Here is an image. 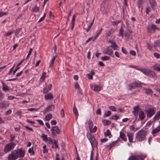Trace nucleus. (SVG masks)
I'll list each match as a JSON object with an SVG mask.
<instances>
[{
    "label": "nucleus",
    "instance_id": "nucleus-14",
    "mask_svg": "<svg viewBox=\"0 0 160 160\" xmlns=\"http://www.w3.org/2000/svg\"><path fill=\"white\" fill-rule=\"evenodd\" d=\"M52 87V84H50L49 86H47L43 89V92L44 93H47L49 91H50Z\"/></svg>",
    "mask_w": 160,
    "mask_h": 160
},
{
    "label": "nucleus",
    "instance_id": "nucleus-62",
    "mask_svg": "<svg viewBox=\"0 0 160 160\" xmlns=\"http://www.w3.org/2000/svg\"><path fill=\"white\" fill-rule=\"evenodd\" d=\"M122 51L124 53L126 54H127L128 53V52L126 50V49L125 48H124L123 47L122 48Z\"/></svg>",
    "mask_w": 160,
    "mask_h": 160
},
{
    "label": "nucleus",
    "instance_id": "nucleus-6",
    "mask_svg": "<svg viewBox=\"0 0 160 160\" xmlns=\"http://www.w3.org/2000/svg\"><path fill=\"white\" fill-rule=\"evenodd\" d=\"M17 153V152L16 151L12 152L8 156V160H15L17 159L18 158Z\"/></svg>",
    "mask_w": 160,
    "mask_h": 160
},
{
    "label": "nucleus",
    "instance_id": "nucleus-39",
    "mask_svg": "<svg viewBox=\"0 0 160 160\" xmlns=\"http://www.w3.org/2000/svg\"><path fill=\"white\" fill-rule=\"evenodd\" d=\"M89 128L90 130L91 129L93 126V123L91 120H89L88 121Z\"/></svg>",
    "mask_w": 160,
    "mask_h": 160
},
{
    "label": "nucleus",
    "instance_id": "nucleus-10",
    "mask_svg": "<svg viewBox=\"0 0 160 160\" xmlns=\"http://www.w3.org/2000/svg\"><path fill=\"white\" fill-rule=\"evenodd\" d=\"M54 105H51L45 108L43 111V112L45 113L49 111H52L54 109Z\"/></svg>",
    "mask_w": 160,
    "mask_h": 160
},
{
    "label": "nucleus",
    "instance_id": "nucleus-52",
    "mask_svg": "<svg viewBox=\"0 0 160 160\" xmlns=\"http://www.w3.org/2000/svg\"><path fill=\"white\" fill-rule=\"evenodd\" d=\"M32 50V48H30V50L29 52L28 53V55L27 57V58H26V60H27V59L28 58V57L31 54Z\"/></svg>",
    "mask_w": 160,
    "mask_h": 160
},
{
    "label": "nucleus",
    "instance_id": "nucleus-63",
    "mask_svg": "<svg viewBox=\"0 0 160 160\" xmlns=\"http://www.w3.org/2000/svg\"><path fill=\"white\" fill-rule=\"evenodd\" d=\"M12 110H8L7 111L5 112V114L6 115H8L10 114L12 112Z\"/></svg>",
    "mask_w": 160,
    "mask_h": 160
},
{
    "label": "nucleus",
    "instance_id": "nucleus-32",
    "mask_svg": "<svg viewBox=\"0 0 160 160\" xmlns=\"http://www.w3.org/2000/svg\"><path fill=\"white\" fill-rule=\"evenodd\" d=\"M145 92L148 95L152 94L153 92L151 89L146 88L145 89Z\"/></svg>",
    "mask_w": 160,
    "mask_h": 160
},
{
    "label": "nucleus",
    "instance_id": "nucleus-34",
    "mask_svg": "<svg viewBox=\"0 0 160 160\" xmlns=\"http://www.w3.org/2000/svg\"><path fill=\"white\" fill-rule=\"evenodd\" d=\"M152 29V30L153 33H154L155 32V29H157L159 30V28L157 27L156 26L154 25L153 24H152L151 26Z\"/></svg>",
    "mask_w": 160,
    "mask_h": 160
},
{
    "label": "nucleus",
    "instance_id": "nucleus-53",
    "mask_svg": "<svg viewBox=\"0 0 160 160\" xmlns=\"http://www.w3.org/2000/svg\"><path fill=\"white\" fill-rule=\"evenodd\" d=\"M46 146L45 145H44L43 147V152L44 153H47L48 152V150L46 148Z\"/></svg>",
    "mask_w": 160,
    "mask_h": 160
},
{
    "label": "nucleus",
    "instance_id": "nucleus-40",
    "mask_svg": "<svg viewBox=\"0 0 160 160\" xmlns=\"http://www.w3.org/2000/svg\"><path fill=\"white\" fill-rule=\"evenodd\" d=\"M52 117V115L51 114H48L45 117V119L47 121H49Z\"/></svg>",
    "mask_w": 160,
    "mask_h": 160
},
{
    "label": "nucleus",
    "instance_id": "nucleus-36",
    "mask_svg": "<svg viewBox=\"0 0 160 160\" xmlns=\"http://www.w3.org/2000/svg\"><path fill=\"white\" fill-rule=\"evenodd\" d=\"M52 148H58V142L56 140H54V144L52 145Z\"/></svg>",
    "mask_w": 160,
    "mask_h": 160
},
{
    "label": "nucleus",
    "instance_id": "nucleus-28",
    "mask_svg": "<svg viewBox=\"0 0 160 160\" xmlns=\"http://www.w3.org/2000/svg\"><path fill=\"white\" fill-rule=\"evenodd\" d=\"M101 89V87L98 85H95L94 86L93 90L95 91L99 92Z\"/></svg>",
    "mask_w": 160,
    "mask_h": 160
},
{
    "label": "nucleus",
    "instance_id": "nucleus-4",
    "mask_svg": "<svg viewBox=\"0 0 160 160\" xmlns=\"http://www.w3.org/2000/svg\"><path fill=\"white\" fill-rule=\"evenodd\" d=\"M51 131L53 137H55L56 134H60L61 133L60 129L57 126L52 127L51 128Z\"/></svg>",
    "mask_w": 160,
    "mask_h": 160
},
{
    "label": "nucleus",
    "instance_id": "nucleus-29",
    "mask_svg": "<svg viewBox=\"0 0 160 160\" xmlns=\"http://www.w3.org/2000/svg\"><path fill=\"white\" fill-rule=\"evenodd\" d=\"M102 28H101L97 32V34L95 36L93 40V41H94L97 37L98 36V35L101 33V32H102Z\"/></svg>",
    "mask_w": 160,
    "mask_h": 160
},
{
    "label": "nucleus",
    "instance_id": "nucleus-59",
    "mask_svg": "<svg viewBox=\"0 0 160 160\" xmlns=\"http://www.w3.org/2000/svg\"><path fill=\"white\" fill-rule=\"evenodd\" d=\"M88 78L90 79H92V75L90 73H88L87 75Z\"/></svg>",
    "mask_w": 160,
    "mask_h": 160
},
{
    "label": "nucleus",
    "instance_id": "nucleus-7",
    "mask_svg": "<svg viewBox=\"0 0 160 160\" xmlns=\"http://www.w3.org/2000/svg\"><path fill=\"white\" fill-rule=\"evenodd\" d=\"M148 118H151L155 113V111L152 108H149L145 110Z\"/></svg>",
    "mask_w": 160,
    "mask_h": 160
},
{
    "label": "nucleus",
    "instance_id": "nucleus-58",
    "mask_svg": "<svg viewBox=\"0 0 160 160\" xmlns=\"http://www.w3.org/2000/svg\"><path fill=\"white\" fill-rule=\"evenodd\" d=\"M15 138V136L14 135L12 134L11 135H10V141H13Z\"/></svg>",
    "mask_w": 160,
    "mask_h": 160
},
{
    "label": "nucleus",
    "instance_id": "nucleus-50",
    "mask_svg": "<svg viewBox=\"0 0 160 160\" xmlns=\"http://www.w3.org/2000/svg\"><path fill=\"white\" fill-rule=\"evenodd\" d=\"M46 13H45L44 14V15H43V16L39 20H38V22H41V21H42V20H43L44 19V18H45V16H46Z\"/></svg>",
    "mask_w": 160,
    "mask_h": 160
},
{
    "label": "nucleus",
    "instance_id": "nucleus-22",
    "mask_svg": "<svg viewBox=\"0 0 160 160\" xmlns=\"http://www.w3.org/2000/svg\"><path fill=\"white\" fill-rule=\"evenodd\" d=\"M39 10V7H37L36 5H35L34 7L32 8V10L33 12H37Z\"/></svg>",
    "mask_w": 160,
    "mask_h": 160
},
{
    "label": "nucleus",
    "instance_id": "nucleus-42",
    "mask_svg": "<svg viewBox=\"0 0 160 160\" xmlns=\"http://www.w3.org/2000/svg\"><path fill=\"white\" fill-rule=\"evenodd\" d=\"M28 152L31 154V155H33L34 154V152L33 150L32 147L29 148L28 150Z\"/></svg>",
    "mask_w": 160,
    "mask_h": 160
},
{
    "label": "nucleus",
    "instance_id": "nucleus-17",
    "mask_svg": "<svg viewBox=\"0 0 160 160\" xmlns=\"http://www.w3.org/2000/svg\"><path fill=\"white\" fill-rule=\"evenodd\" d=\"M138 116L139 118L141 120H143L145 117L144 112L142 111H141L139 112Z\"/></svg>",
    "mask_w": 160,
    "mask_h": 160
},
{
    "label": "nucleus",
    "instance_id": "nucleus-25",
    "mask_svg": "<svg viewBox=\"0 0 160 160\" xmlns=\"http://www.w3.org/2000/svg\"><path fill=\"white\" fill-rule=\"evenodd\" d=\"M104 135L106 136H108L109 138H111L112 135L111 134V132L109 129H107L106 132L104 133Z\"/></svg>",
    "mask_w": 160,
    "mask_h": 160
},
{
    "label": "nucleus",
    "instance_id": "nucleus-55",
    "mask_svg": "<svg viewBox=\"0 0 160 160\" xmlns=\"http://www.w3.org/2000/svg\"><path fill=\"white\" fill-rule=\"evenodd\" d=\"M20 68L18 66H16L15 69L13 71L12 73L13 74H15L16 72Z\"/></svg>",
    "mask_w": 160,
    "mask_h": 160
},
{
    "label": "nucleus",
    "instance_id": "nucleus-31",
    "mask_svg": "<svg viewBox=\"0 0 160 160\" xmlns=\"http://www.w3.org/2000/svg\"><path fill=\"white\" fill-rule=\"evenodd\" d=\"M102 123L103 124L105 125H108L111 123V122L110 121L108 120H107L106 119H104L102 121Z\"/></svg>",
    "mask_w": 160,
    "mask_h": 160
},
{
    "label": "nucleus",
    "instance_id": "nucleus-30",
    "mask_svg": "<svg viewBox=\"0 0 160 160\" xmlns=\"http://www.w3.org/2000/svg\"><path fill=\"white\" fill-rule=\"evenodd\" d=\"M160 46V39L157 40L154 42V47H158Z\"/></svg>",
    "mask_w": 160,
    "mask_h": 160
},
{
    "label": "nucleus",
    "instance_id": "nucleus-46",
    "mask_svg": "<svg viewBox=\"0 0 160 160\" xmlns=\"http://www.w3.org/2000/svg\"><path fill=\"white\" fill-rule=\"evenodd\" d=\"M101 59L103 61H106L110 59V58L107 56H104L101 58Z\"/></svg>",
    "mask_w": 160,
    "mask_h": 160
},
{
    "label": "nucleus",
    "instance_id": "nucleus-61",
    "mask_svg": "<svg viewBox=\"0 0 160 160\" xmlns=\"http://www.w3.org/2000/svg\"><path fill=\"white\" fill-rule=\"evenodd\" d=\"M130 53L133 56H135L136 55V53L134 51L131 50L130 51Z\"/></svg>",
    "mask_w": 160,
    "mask_h": 160
},
{
    "label": "nucleus",
    "instance_id": "nucleus-45",
    "mask_svg": "<svg viewBox=\"0 0 160 160\" xmlns=\"http://www.w3.org/2000/svg\"><path fill=\"white\" fill-rule=\"evenodd\" d=\"M121 22V21L120 20L117 21H112V24L113 26H117L118 24V23Z\"/></svg>",
    "mask_w": 160,
    "mask_h": 160
},
{
    "label": "nucleus",
    "instance_id": "nucleus-37",
    "mask_svg": "<svg viewBox=\"0 0 160 160\" xmlns=\"http://www.w3.org/2000/svg\"><path fill=\"white\" fill-rule=\"evenodd\" d=\"M73 111L75 115L76 116L77 118V116L78 115V110L76 108L75 106L73 109Z\"/></svg>",
    "mask_w": 160,
    "mask_h": 160
},
{
    "label": "nucleus",
    "instance_id": "nucleus-13",
    "mask_svg": "<svg viewBox=\"0 0 160 160\" xmlns=\"http://www.w3.org/2000/svg\"><path fill=\"white\" fill-rule=\"evenodd\" d=\"M44 98L46 100H52L53 98V96L51 93L50 92L45 94Z\"/></svg>",
    "mask_w": 160,
    "mask_h": 160
},
{
    "label": "nucleus",
    "instance_id": "nucleus-35",
    "mask_svg": "<svg viewBox=\"0 0 160 160\" xmlns=\"http://www.w3.org/2000/svg\"><path fill=\"white\" fill-rule=\"evenodd\" d=\"M128 160H139L138 158L135 156L132 155L130 157Z\"/></svg>",
    "mask_w": 160,
    "mask_h": 160
},
{
    "label": "nucleus",
    "instance_id": "nucleus-15",
    "mask_svg": "<svg viewBox=\"0 0 160 160\" xmlns=\"http://www.w3.org/2000/svg\"><path fill=\"white\" fill-rule=\"evenodd\" d=\"M127 136L129 140V141L130 142H133V134L132 133L127 132Z\"/></svg>",
    "mask_w": 160,
    "mask_h": 160
},
{
    "label": "nucleus",
    "instance_id": "nucleus-9",
    "mask_svg": "<svg viewBox=\"0 0 160 160\" xmlns=\"http://www.w3.org/2000/svg\"><path fill=\"white\" fill-rule=\"evenodd\" d=\"M105 54H108L109 55L112 56V57H114L113 51L110 47L109 46L107 48L105 52H104Z\"/></svg>",
    "mask_w": 160,
    "mask_h": 160
},
{
    "label": "nucleus",
    "instance_id": "nucleus-38",
    "mask_svg": "<svg viewBox=\"0 0 160 160\" xmlns=\"http://www.w3.org/2000/svg\"><path fill=\"white\" fill-rule=\"evenodd\" d=\"M111 115V112L110 111H108L105 112L104 114L103 115V117L104 118H106L107 117H109Z\"/></svg>",
    "mask_w": 160,
    "mask_h": 160
},
{
    "label": "nucleus",
    "instance_id": "nucleus-20",
    "mask_svg": "<svg viewBox=\"0 0 160 160\" xmlns=\"http://www.w3.org/2000/svg\"><path fill=\"white\" fill-rule=\"evenodd\" d=\"M160 131V126H158L157 128L153 129L152 131V134H154L158 133Z\"/></svg>",
    "mask_w": 160,
    "mask_h": 160
},
{
    "label": "nucleus",
    "instance_id": "nucleus-33",
    "mask_svg": "<svg viewBox=\"0 0 160 160\" xmlns=\"http://www.w3.org/2000/svg\"><path fill=\"white\" fill-rule=\"evenodd\" d=\"M46 73L45 72H43L42 74V76L40 78V80L41 82H42L47 77L46 76Z\"/></svg>",
    "mask_w": 160,
    "mask_h": 160
},
{
    "label": "nucleus",
    "instance_id": "nucleus-5",
    "mask_svg": "<svg viewBox=\"0 0 160 160\" xmlns=\"http://www.w3.org/2000/svg\"><path fill=\"white\" fill-rule=\"evenodd\" d=\"M16 144L13 142H11L7 144L4 148V151L6 153H7L12 150Z\"/></svg>",
    "mask_w": 160,
    "mask_h": 160
},
{
    "label": "nucleus",
    "instance_id": "nucleus-49",
    "mask_svg": "<svg viewBox=\"0 0 160 160\" xmlns=\"http://www.w3.org/2000/svg\"><path fill=\"white\" fill-rule=\"evenodd\" d=\"M55 57H54L52 58V61H51V63H50V65H49V67H51L52 66V65L54 63V62L55 61Z\"/></svg>",
    "mask_w": 160,
    "mask_h": 160
},
{
    "label": "nucleus",
    "instance_id": "nucleus-41",
    "mask_svg": "<svg viewBox=\"0 0 160 160\" xmlns=\"http://www.w3.org/2000/svg\"><path fill=\"white\" fill-rule=\"evenodd\" d=\"M41 137L44 141H46L48 140L47 136L46 135L42 134Z\"/></svg>",
    "mask_w": 160,
    "mask_h": 160
},
{
    "label": "nucleus",
    "instance_id": "nucleus-43",
    "mask_svg": "<svg viewBox=\"0 0 160 160\" xmlns=\"http://www.w3.org/2000/svg\"><path fill=\"white\" fill-rule=\"evenodd\" d=\"M119 118V117L117 115H113L110 118L111 119H114L117 120Z\"/></svg>",
    "mask_w": 160,
    "mask_h": 160
},
{
    "label": "nucleus",
    "instance_id": "nucleus-24",
    "mask_svg": "<svg viewBox=\"0 0 160 160\" xmlns=\"http://www.w3.org/2000/svg\"><path fill=\"white\" fill-rule=\"evenodd\" d=\"M2 90L4 91H7L9 90V89L7 86L3 82H2Z\"/></svg>",
    "mask_w": 160,
    "mask_h": 160
},
{
    "label": "nucleus",
    "instance_id": "nucleus-21",
    "mask_svg": "<svg viewBox=\"0 0 160 160\" xmlns=\"http://www.w3.org/2000/svg\"><path fill=\"white\" fill-rule=\"evenodd\" d=\"M74 87L75 89H77L78 92H80L81 88L78 82H76L74 83Z\"/></svg>",
    "mask_w": 160,
    "mask_h": 160
},
{
    "label": "nucleus",
    "instance_id": "nucleus-48",
    "mask_svg": "<svg viewBox=\"0 0 160 160\" xmlns=\"http://www.w3.org/2000/svg\"><path fill=\"white\" fill-rule=\"evenodd\" d=\"M147 29L148 32L151 33H153L152 30V29L151 26H150L149 25L147 27Z\"/></svg>",
    "mask_w": 160,
    "mask_h": 160
},
{
    "label": "nucleus",
    "instance_id": "nucleus-19",
    "mask_svg": "<svg viewBox=\"0 0 160 160\" xmlns=\"http://www.w3.org/2000/svg\"><path fill=\"white\" fill-rule=\"evenodd\" d=\"M160 118V110L158 111L153 118L154 121L158 120Z\"/></svg>",
    "mask_w": 160,
    "mask_h": 160
},
{
    "label": "nucleus",
    "instance_id": "nucleus-60",
    "mask_svg": "<svg viewBox=\"0 0 160 160\" xmlns=\"http://www.w3.org/2000/svg\"><path fill=\"white\" fill-rule=\"evenodd\" d=\"M109 109H110L112 111H116V108L114 106H111L109 107Z\"/></svg>",
    "mask_w": 160,
    "mask_h": 160
},
{
    "label": "nucleus",
    "instance_id": "nucleus-51",
    "mask_svg": "<svg viewBox=\"0 0 160 160\" xmlns=\"http://www.w3.org/2000/svg\"><path fill=\"white\" fill-rule=\"evenodd\" d=\"M4 98V94L0 90V100H2Z\"/></svg>",
    "mask_w": 160,
    "mask_h": 160
},
{
    "label": "nucleus",
    "instance_id": "nucleus-23",
    "mask_svg": "<svg viewBox=\"0 0 160 160\" xmlns=\"http://www.w3.org/2000/svg\"><path fill=\"white\" fill-rule=\"evenodd\" d=\"M149 2L152 8H154V7L156 5L155 0H149Z\"/></svg>",
    "mask_w": 160,
    "mask_h": 160
},
{
    "label": "nucleus",
    "instance_id": "nucleus-3",
    "mask_svg": "<svg viewBox=\"0 0 160 160\" xmlns=\"http://www.w3.org/2000/svg\"><path fill=\"white\" fill-rule=\"evenodd\" d=\"M87 136L92 146L94 147H97L98 143L94 137L89 133L87 134Z\"/></svg>",
    "mask_w": 160,
    "mask_h": 160
},
{
    "label": "nucleus",
    "instance_id": "nucleus-8",
    "mask_svg": "<svg viewBox=\"0 0 160 160\" xmlns=\"http://www.w3.org/2000/svg\"><path fill=\"white\" fill-rule=\"evenodd\" d=\"M14 151H16L17 152V157L18 158V157L22 158L24 156L25 153V151L22 148H20L17 150H15Z\"/></svg>",
    "mask_w": 160,
    "mask_h": 160
},
{
    "label": "nucleus",
    "instance_id": "nucleus-56",
    "mask_svg": "<svg viewBox=\"0 0 160 160\" xmlns=\"http://www.w3.org/2000/svg\"><path fill=\"white\" fill-rule=\"evenodd\" d=\"M154 56L157 58H160V55L157 52L154 53Z\"/></svg>",
    "mask_w": 160,
    "mask_h": 160
},
{
    "label": "nucleus",
    "instance_id": "nucleus-11",
    "mask_svg": "<svg viewBox=\"0 0 160 160\" xmlns=\"http://www.w3.org/2000/svg\"><path fill=\"white\" fill-rule=\"evenodd\" d=\"M138 85L139 83L136 82H133L128 85V87H129V89L130 90L134 89L135 88L138 87Z\"/></svg>",
    "mask_w": 160,
    "mask_h": 160
},
{
    "label": "nucleus",
    "instance_id": "nucleus-54",
    "mask_svg": "<svg viewBox=\"0 0 160 160\" xmlns=\"http://www.w3.org/2000/svg\"><path fill=\"white\" fill-rule=\"evenodd\" d=\"M75 19V15L74 14L73 15V17L72 18V21H71V24H74Z\"/></svg>",
    "mask_w": 160,
    "mask_h": 160
},
{
    "label": "nucleus",
    "instance_id": "nucleus-2",
    "mask_svg": "<svg viewBox=\"0 0 160 160\" xmlns=\"http://www.w3.org/2000/svg\"><path fill=\"white\" fill-rule=\"evenodd\" d=\"M138 70L142 72L145 75L149 76L154 77L155 75L154 72L148 69H147L145 68H141Z\"/></svg>",
    "mask_w": 160,
    "mask_h": 160
},
{
    "label": "nucleus",
    "instance_id": "nucleus-57",
    "mask_svg": "<svg viewBox=\"0 0 160 160\" xmlns=\"http://www.w3.org/2000/svg\"><path fill=\"white\" fill-rule=\"evenodd\" d=\"M111 48H112L114 50H116L117 48H118V45L116 44L114 45H110L109 46Z\"/></svg>",
    "mask_w": 160,
    "mask_h": 160
},
{
    "label": "nucleus",
    "instance_id": "nucleus-26",
    "mask_svg": "<svg viewBox=\"0 0 160 160\" xmlns=\"http://www.w3.org/2000/svg\"><path fill=\"white\" fill-rule=\"evenodd\" d=\"M114 30L112 29H111L106 33V36L108 37L110 36L112 34L114 33Z\"/></svg>",
    "mask_w": 160,
    "mask_h": 160
},
{
    "label": "nucleus",
    "instance_id": "nucleus-27",
    "mask_svg": "<svg viewBox=\"0 0 160 160\" xmlns=\"http://www.w3.org/2000/svg\"><path fill=\"white\" fill-rule=\"evenodd\" d=\"M143 0H138L137 1V5L138 8H140L142 7V6L143 3Z\"/></svg>",
    "mask_w": 160,
    "mask_h": 160
},
{
    "label": "nucleus",
    "instance_id": "nucleus-16",
    "mask_svg": "<svg viewBox=\"0 0 160 160\" xmlns=\"http://www.w3.org/2000/svg\"><path fill=\"white\" fill-rule=\"evenodd\" d=\"M119 137L124 141L126 142L127 141V138L125 134L122 132H120Z\"/></svg>",
    "mask_w": 160,
    "mask_h": 160
},
{
    "label": "nucleus",
    "instance_id": "nucleus-18",
    "mask_svg": "<svg viewBox=\"0 0 160 160\" xmlns=\"http://www.w3.org/2000/svg\"><path fill=\"white\" fill-rule=\"evenodd\" d=\"M139 111V106H137L133 108V111L132 112L134 114L135 116H137Z\"/></svg>",
    "mask_w": 160,
    "mask_h": 160
},
{
    "label": "nucleus",
    "instance_id": "nucleus-64",
    "mask_svg": "<svg viewBox=\"0 0 160 160\" xmlns=\"http://www.w3.org/2000/svg\"><path fill=\"white\" fill-rule=\"evenodd\" d=\"M51 123L52 125H55L57 124V122L55 120H52L51 121Z\"/></svg>",
    "mask_w": 160,
    "mask_h": 160
},
{
    "label": "nucleus",
    "instance_id": "nucleus-1",
    "mask_svg": "<svg viewBox=\"0 0 160 160\" xmlns=\"http://www.w3.org/2000/svg\"><path fill=\"white\" fill-rule=\"evenodd\" d=\"M148 134L147 131L143 129L139 130L136 134L135 139L137 141L141 142L144 141L146 138V137Z\"/></svg>",
    "mask_w": 160,
    "mask_h": 160
},
{
    "label": "nucleus",
    "instance_id": "nucleus-12",
    "mask_svg": "<svg viewBox=\"0 0 160 160\" xmlns=\"http://www.w3.org/2000/svg\"><path fill=\"white\" fill-rule=\"evenodd\" d=\"M9 104L7 102L3 101L2 102H0V108H6L8 107Z\"/></svg>",
    "mask_w": 160,
    "mask_h": 160
},
{
    "label": "nucleus",
    "instance_id": "nucleus-44",
    "mask_svg": "<svg viewBox=\"0 0 160 160\" xmlns=\"http://www.w3.org/2000/svg\"><path fill=\"white\" fill-rule=\"evenodd\" d=\"M146 155L145 154H141L139 155V157L142 160L143 159L146 157Z\"/></svg>",
    "mask_w": 160,
    "mask_h": 160
},
{
    "label": "nucleus",
    "instance_id": "nucleus-47",
    "mask_svg": "<svg viewBox=\"0 0 160 160\" xmlns=\"http://www.w3.org/2000/svg\"><path fill=\"white\" fill-rule=\"evenodd\" d=\"M122 28L121 27L119 32V33L118 35L119 36H121L122 37H123V31L122 30Z\"/></svg>",
    "mask_w": 160,
    "mask_h": 160
}]
</instances>
